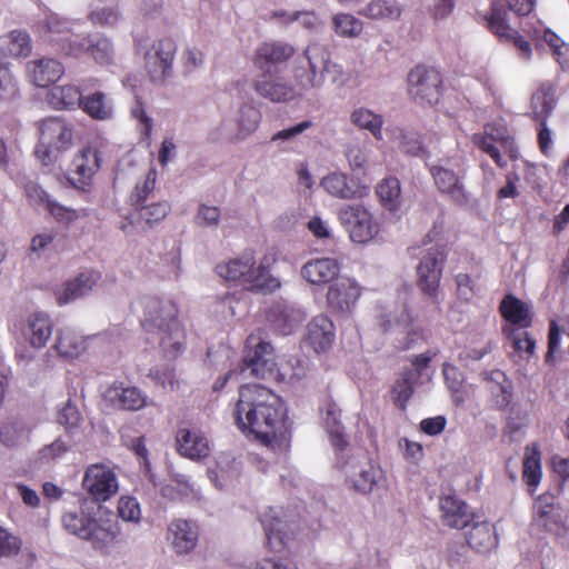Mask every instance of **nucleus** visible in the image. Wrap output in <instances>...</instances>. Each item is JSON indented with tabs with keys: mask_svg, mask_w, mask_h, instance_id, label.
Instances as JSON below:
<instances>
[{
	"mask_svg": "<svg viewBox=\"0 0 569 569\" xmlns=\"http://www.w3.org/2000/svg\"><path fill=\"white\" fill-rule=\"evenodd\" d=\"M284 407L279 396L260 385H246L239 390L234 408L238 428L266 446L284 436Z\"/></svg>",
	"mask_w": 569,
	"mask_h": 569,
	"instance_id": "nucleus-1",
	"label": "nucleus"
},
{
	"mask_svg": "<svg viewBox=\"0 0 569 569\" xmlns=\"http://www.w3.org/2000/svg\"><path fill=\"white\" fill-rule=\"evenodd\" d=\"M142 325L159 336L166 356L177 357L184 346V331L178 320V308L169 299L147 298L143 302Z\"/></svg>",
	"mask_w": 569,
	"mask_h": 569,
	"instance_id": "nucleus-2",
	"label": "nucleus"
},
{
	"mask_svg": "<svg viewBox=\"0 0 569 569\" xmlns=\"http://www.w3.org/2000/svg\"><path fill=\"white\" fill-rule=\"evenodd\" d=\"M61 521L68 532L89 541L96 549H102L113 542L120 532L118 521L111 513L100 508L93 516L82 508L79 511H67Z\"/></svg>",
	"mask_w": 569,
	"mask_h": 569,
	"instance_id": "nucleus-3",
	"label": "nucleus"
},
{
	"mask_svg": "<svg viewBox=\"0 0 569 569\" xmlns=\"http://www.w3.org/2000/svg\"><path fill=\"white\" fill-rule=\"evenodd\" d=\"M338 67L331 61V52L327 46L311 42L303 52V59L293 70L296 87L300 91L319 89L325 82V74Z\"/></svg>",
	"mask_w": 569,
	"mask_h": 569,
	"instance_id": "nucleus-4",
	"label": "nucleus"
},
{
	"mask_svg": "<svg viewBox=\"0 0 569 569\" xmlns=\"http://www.w3.org/2000/svg\"><path fill=\"white\" fill-rule=\"evenodd\" d=\"M72 144V129L59 118H49L40 126V140L36 148L37 157L48 166L57 159V152L64 151Z\"/></svg>",
	"mask_w": 569,
	"mask_h": 569,
	"instance_id": "nucleus-5",
	"label": "nucleus"
},
{
	"mask_svg": "<svg viewBox=\"0 0 569 569\" xmlns=\"http://www.w3.org/2000/svg\"><path fill=\"white\" fill-rule=\"evenodd\" d=\"M277 366L272 346L260 337L249 336L240 373L246 378L264 379L274 373Z\"/></svg>",
	"mask_w": 569,
	"mask_h": 569,
	"instance_id": "nucleus-6",
	"label": "nucleus"
},
{
	"mask_svg": "<svg viewBox=\"0 0 569 569\" xmlns=\"http://www.w3.org/2000/svg\"><path fill=\"white\" fill-rule=\"evenodd\" d=\"M460 167V160L441 159L429 169L438 190L459 204L468 201L462 183L463 170Z\"/></svg>",
	"mask_w": 569,
	"mask_h": 569,
	"instance_id": "nucleus-7",
	"label": "nucleus"
},
{
	"mask_svg": "<svg viewBox=\"0 0 569 569\" xmlns=\"http://www.w3.org/2000/svg\"><path fill=\"white\" fill-rule=\"evenodd\" d=\"M339 220L348 230L350 239L367 243L379 232V224L372 213L362 204H347L339 210Z\"/></svg>",
	"mask_w": 569,
	"mask_h": 569,
	"instance_id": "nucleus-8",
	"label": "nucleus"
},
{
	"mask_svg": "<svg viewBox=\"0 0 569 569\" xmlns=\"http://www.w3.org/2000/svg\"><path fill=\"white\" fill-rule=\"evenodd\" d=\"M82 488L92 501L104 502L118 492V477L109 466L93 463L84 471Z\"/></svg>",
	"mask_w": 569,
	"mask_h": 569,
	"instance_id": "nucleus-9",
	"label": "nucleus"
},
{
	"mask_svg": "<svg viewBox=\"0 0 569 569\" xmlns=\"http://www.w3.org/2000/svg\"><path fill=\"white\" fill-rule=\"evenodd\" d=\"M472 142L482 151L488 153L499 167H505L499 147L510 158L518 157V150L508 129L503 124H487L483 133L472 136Z\"/></svg>",
	"mask_w": 569,
	"mask_h": 569,
	"instance_id": "nucleus-10",
	"label": "nucleus"
},
{
	"mask_svg": "<svg viewBox=\"0 0 569 569\" xmlns=\"http://www.w3.org/2000/svg\"><path fill=\"white\" fill-rule=\"evenodd\" d=\"M421 259L417 266L418 287L431 298L437 297L442 276L446 252L441 246H432L420 251Z\"/></svg>",
	"mask_w": 569,
	"mask_h": 569,
	"instance_id": "nucleus-11",
	"label": "nucleus"
},
{
	"mask_svg": "<svg viewBox=\"0 0 569 569\" xmlns=\"http://www.w3.org/2000/svg\"><path fill=\"white\" fill-rule=\"evenodd\" d=\"M440 73L423 66H417L408 74V91L411 98L421 104L432 106L440 98Z\"/></svg>",
	"mask_w": 569,
	"mask_h": 569,
	"instance_id": "nucleus-12",
	"label": "nucleus"
},
{
	"mask_svg": "<svg viewBox=\"0 0 569 569\" xmlns=\"http://www.w3.org/2000/svg\"><path fill=\"white\" fill-rule=\"evenodd\" d=\"M38 30L44 41L56 46L57 50L70 57L71 53L67 49L68 44L77 42L81 37V34L73 32V22L56 13L47 14L39 21Z\"/></svg>",
	"mask_w": 569,
	"mask_h": 569,
	"instance_id": "nucleus-13",
	"label": "nucleus"
},
{
	"mask_svg": "<svg viewBox=\"0 0 569 569\" xmlns=\"http://www.w3.org/2000/svg\"><path fill=\"white\" fill-rule=\"evenodd\" d=\"M535 520L547 531L561 533L567 530L569 515L550 493L541 495L533 505Z\"/></svg>",
	"mask_w": 569,
	"mask_h": 569,
	"instance_id": "nucleus-14",
	"label": "nucleus"
},
{
	"mask_svg": "<svg viewBox=\"0 0 569 569\" xmlns=\"http://www.w3.org/2000/svg\"><path fill=\"white\" fill-rule=\"evenodd\" d=\"M67 49L71 57L86 53L100 66L112 64L116 59L113 43L102 34L81 36L77 42L68 44Z\"/></svg>",
	"mask_w": 569,
	"mask_h": 569,
	"instance_id": "nucleus-15",
	"label": "nucleus"
},
{
	"mask_svg": "<svg viewBox=\"0 0 569 569\" xmlns=\"http://www.w3.org/2000/svg\"><path fill=\"white\" fill-rule=\"evenodd\" d=\"M100 168V156L91 148L82 149L72 160L69 181L82 192H90L92 177Z\"/></svg>",
	"mask_w": 569,
	"mask_h": 569,
	"instance_id": "nucleus-16",
	"label": "nucleus"
},
{
	"mask_svg": "<svg viewBox=\"0 0 569 569\" xmlns=\"http://www.w3.org/2000/svg\"><path fill=\"white\" fill-rule=\"evenodd\" d=\"M176 43L170 39L156 41L146 53V68L152 81H162L170 74Z\"/></svg>",
	"mask_w": 569,
	"mask_h": 569,
	"instance_id": "nucleus-17",
	"label": "nucleus"
},
{
	"mask_svg": "<svg viewBox=\"0 0 569 569\" xmlns=\"http://www.w3.org/2000/svg\"><path fill=\"white\" fill-rule=\"evenodd\" d=\"M508 12L503 8V3L497 1L493 2L491 8V14L488 19L489 29L501 40L512 41L513 44L520 51L523 59H529L531 56L530 43L522 39L518 34V31L511 28L507 22Z\"/></svg>",
	"mask_w": 569,
	"mask_h": 569,
	"instance_id": "nucleus-18",
	"label": "nucleus"
},
{
	"mask_svg": "<svg viewBox=\"0 0 569 569\" xmlns=\"http://www.w3.org/2000/svg\"><path fill=\"white\" fill-rule=\"evenodd\" d=\"M24 193L28 201L39 208L47 210L59 221L71 222L79 218L77 210L61 206L36 182H28L24 186Z\"/></svg>",
	"mask_w": 569,
	"mask_h": 569,
	"instance_id": "nucleus-19",
	"label": "nucleus"
},
{
	"mask_svg": "<svg viewBox=\"0 0 569 569\" xmlns=\"http://www.w3.org/2000/svg\"><path fill=\"white\" fill-rule=\"evenodd\" d=\"M100 279L94 271L80 272L76 278L62 283L54 290V297L59 306L68 305L87 296Z\"/></svg>",
	"mask_w": 569,
	"mask_h": 569,
	"instance_id": "nucleus-20",
	"label": "nucleus"
},
{
	"mask_svg": "<svg viewBox=\"0 0 569 569\" xmlns=\"http://www.w3.org/2000/svg\"><path fill=\"white\" fill-rule=\"evenodd\" d=\"M198 536V528L193 521L176 519L168 526L167 540L178 555H186L193 550Z\"/></svg>",
	"mask_w": 569,
	"mask_h": 569,
	"instance_id": "nucleus-21",
	"label": "nucleus"
},
{
	"mask_svg": "<svg viewBox=\"0 0 569 569\" xmlns=\"http://www.w3.org/2000/svg\"><path fill=\"white\" fill-rule=\"evenodd\" d=\"M256 93L271 102H286L296 96L295 88L282 78L269 73L259 76L252 83Z\"/></svg>",
	"mask_w": 569,
	"mask_h": 569,
	"instance_id": "nucleus-22",
	"label": "nucleus"
},
{
	"mask_svg": "<svg viewBox=\"0 0 569 569\" xmlns=\"http://www.w3.org/2000/svg\"><path fill=\"white\" fill-rule=\"evenodd\" d=\"M360 297V288L350 278H340L336 282L331 283L328 293V305L337 311H350L358 298Z\"/></svg>",
	"mask_w": 569,
	"mask_h": 569,
	"instance_id": "nucleus-23",
	"label": "nucleus"
},
{
	"mask_svg": "<svg viewBox=\"0 0 569 569\" xmlns=\"http://www.w3.org/2000/svg\"><path fill=\"white\" fill-rule=\"evenodd\" d=\"M103 401L114 409L137 411L147 405L146 396L136 387L111 386L103 393Z\"/></svg>",
	"mask_w": 569,
	"mask_h": 569,
	"instance_id": "nucleus-24",
	"label": "nucleus"
},
{
	"mask_svg": "<svg viewBox=\"0 0 569 569\" xmlns=\"http://www.w3.org/2000/svg\"><path fill=\"white\" fill-rule=\"evenodd\" d=\"M440 510L443 525L453 529H463L473 520V512L469 506L456 496L442 497Z\"/></svg>",
	"mask_w": 569,
	"mask_h": 569,
	"instance_id": "nucleus-25",
	"label": "nucleus"
},
{
	"mask_svg": "<svg viewBox=\"0 0 569 569\" xmlns=\"http://www.w3.org/2000/svg\"><path fill=\"white\" fill-rule=\"evenodd\" d=\"M28 77L37 87H48L57 82L63 74L62 63L53 58H40L27 63Z\"/></svg>",
	"mask_w": 569,
	"mask_h": 569,
	"instance_id": "nucleus-26",
	"label": "nucleus"
},
{
	"mask_svg": "<svg viewBox=\"0 0 569 569\" xmlns=\"http://www.w3.org/2000/svg\"><path fill=\"white\" fill-rule=\"evenodd\" d=\"M34 423L19 417L7 419L0 425V442L9 449L24 446L30 440Z\"/></svg>",
	"mask_w": 569,
	"mask_h": 569,
	"instance_id": "nucleus-27",
	"label": "nucleus"
},
{
	"mask_svg": "<svg viewBox=\"0 0 569 569\" xmlns=\"http://www.w3.org/2000/svg\"><path fill=\"white\" fill-rule=\"evenodd\" d=\"M23 338L33 348H43L52 335V321L44 312L29 315L22 327Z\"/></svg>",
	"mask_w": 569,
	"mask_h": 569,
	"instance_id": "nucleus-28",
	"label": "nucleus"
},
{
	"mask_svg": "<svg viewBox=\"0 0 569 569\" xmlns=\"http://www.w3.org/2000/svg\"><path fill=\"white\" fill-rule=\"evenodd\" d=\"M178 451L191 460H200L209 456L208 439L199 430L180 429L177 433Z\"/></svg>",
	"mask_w": 569,
	"mask_h": 569,
	"instance_id": "nucleus-29",
	"label": "nucleus"
},
{
	"mask_svg": "<svg viewBox=\"0 0 569 569\" xmlns=\"http://www.w3.org/2000/svg\"><path fill=\"white\" fill-rule=\"evenodd\" d=\"M332 321L326 316L315 317L307 326V341L319 353L326 351L333 342L335 330Z\"/></svg>",
	"mask_w": 569,
	"mask_h": 569,
	"instance_id": "nucleus-30",
	"label": "nucleus"
},
{
	"mask_svg": "<svg viewBox=\"0 0 569 569\" xmlns=\"http://www.w3.org/2000/svg\"><path fill=\"white\" fill-rule=\"evenodd\" d=\"M268 319L274 330L280 335H290L305 319L301 310L286 303H276L271 307Z\"/></svg>",
	"mask_w": 569,
	"mask_h": 569,
	"instance_id": "nucleus-31",
	"label": "nucleus"
},
{
	"mask_svg": "<svg viewBox=\"0 0 569 569\" xmlns=\"http://www.w3.org/2000/svg\"><path fill=\"white\" fill-rule=\"evenodd\" d=\"M321 186L332 197L340 199H356L367 194V188L358 186L345 173H330L322 178Z\"/></svg>",
	"mask_w": 569,
	"mask_h": 569,
	"instance_id": "nucleus-32",
	"label": "nucleus"
},
{
	"mask_svg": "<svg viewBox=\"0 0 569 569\" xmlns=\"http://www.w3.org/2000/svg\"><path fill=\"white\" fill-rule=\"evenodd\" d=\"M340 266L335 259H313L305 263L302 277L312 284H325L337 278Z\"/></svg>",
	"mask_w": 569,
	"mask_h": 569,
	"instance_id": "nucleus-33",
	"label": "nucleus"
},
{
	"mask_svg": "<svg viewBox=\"0 0 569 569\" xmlns=\"http://www.w3.org/2000/svg\"><path fill=\"white\" fill-rule=\"evenodd\" d=\"M347 476L355 490L361 493L370 492L381 479L382 471L370 462L348 466Z\"/></svg>",
	"mask_w": 569,
	"mask_h": 569,
	"instance_id": "nucleus-34",
	"label": "nucleus"
},
{
	"mask_svg": "<svg viewBox=\"0 0 569 569\" xmlns=\"http://www.w3.org/2000/svg\"><path fill=\"white\" fill-rule=\"evenodd\" d=\"M256 264V258L252 251H244L240 257L217 264V273L230 281H241L244 286L252 267Z\"/></svg>",
	"mask_w": 569,
	"mask_h": 569,
	"instance_id": "nucleus-35",
	"label": "nucleus"
},
{
	"mask_svg": "<svg viewBox=\"0 0 569 569\" xmlns=\"http://www.w3.org/2000/svg\"><path fill=\"white\" fill-rule=\"evenodd\" d=\"M403 7L397 0H371L358 11V14L382 21H396L400 19Z\"/></svg>",
	"mask_w": 569,
	"mask_h": 569,
	"instance_id": "nucleus-36",
	"label": "nucleus"
},
{
	"mask_svg": "<svg viewBox=\"0 0 569 569\" xmlns=\"http://www.w3.org/2000/svg\"><path fill=\"white\" fill-rule=\"evenodd\" d=\"M556 106V88L547 82L540 84L531 97V111L537 121H545Z\"/></svg>",
	"mask_w": 569,
	"mask_h": 569,
	"instance_id": "nucleus-37",
	"label": "nucleus"
},
{
	"mask_svg": "<svg viewBox=\"0 0 569 569\" xmlns=\"http://www.w3.org/2000/svg\"><path fill=\"white\" fill-rule=\"evenodd\" d=\"M295 53L292 46L274 41L260 44L256 51L254 63L262 68L264 63H279L288 60Z\"/></svg>",
	"mask_w": 569,
	"mask_h": 569,
	"instance_id": "nucleus-38",
	"label": "nucleus"
},
{
	"mask_svg": "<svg viewBox=\"0 0 569 569\" xmlns=\"http://www.w3.org/2000/svg\"><path fill=\"white\" fill-rule=\"evenodd\" d=\"M30 51V38L24 31L14 30L0 37V61L7 57L27 56Z\"/></svg>",
	"mask_w": 569,
	"mask_h": 569,
	"instance_id": "nucleus-39",
	"label": "nucleus"
},
{
	"mask_svg": "<svg viewBox=\"0 0 569 569\" xmlns=\"http://www.w3.org/2000/svg\"><path fill=\"white\" fill-rule=\"evenodd\" d=\"M501 315L512 325H518L523 329L530 326L531 317L529 306L516 297L508 295L500 303Z\"/></svg>",
	"mask_w": 569,
	"mask_h": 569,
	"instance_id": "nucleus-40",
	"label": "nucleus"
},
{
	"mask_svg": "<svg viewBox=\"0 0 569 569\" xmlns=\"http://www.w3.org/2000/svg\"><path fill=\"white\" fill-rule=\"evenodd\" d=\"M350 122L361 129L369 131L375 139H382L383 117L369 108L358 107L350 113Z\"/></svg>",
	"mask_w": 569,
	"mask_h": 569,
	"instance_id": "nucleus-41",
	"label": "nucleus"
},
{
	"mask_svg": "<svg viewBox=\"0 0 569 569\" xmlns=\"http://www.w3.org/2000/svg\"><path fill=\"white\" fill-rule=\"evenodd\" d=\"M325 427L333 447L342 451L348 446V440L340 422V409L335 402H328L326 406Z\"/></svg>",
	"mask_w": 569,
	"mask_h": 569,
	"instance_id": "nucleus-42",
	"label": "nucleus"
},
{
	"mask_svg": "<svg viewBox=\"0 0 569 569\" xmlns=\"http://www.w3.org/2000/svg\"><path fill=\"white\" fill-rule=\"evenodd\" d=\"M48 101L57 109H72L82 106L83 97L76 86H57L48 93Z\"/></svg>",
	"mask_w": 569,
	"mask_h": 569,
	"instance_id": "nucleus-43",
	"label": "nucleus"
},
{
	"mask_svg": "<svg viewBox=\"0 0 569 569\" xmlns=\"http://www.w3.org/2000/svg\"><path fill=\"white\" fill-rule=\"evenodd\" d=\"M467 542L478 552H487L497 546V537L487 521H479L468 532Z\"/></svg>",
	"mask_w": 569,
	"mask_h": 569,
	"instance_id": "nucleus-44",
	"label": "nucleus"
},
{
	"mask_svg": "<svg viewBox=\"0 0 569 569\" xmlns=\"http://www.w3.org/2000/svg\"><path fill=\"white\" fill-rule=\"evenodd\" d=\"M383 208L397 211L402 203L400 181L396 177H387L381 180L376 190Z\"/></svg>",
	"mask_w": 569,
	"mask_h": 569,
	"instance_id": "nucleus-45",
	"label": "nucleus"
},
{
	"mask_svg": "<svg viewBox=\"0 0 569 569\" xmlns=\"http://www.w3.org/2000/svg\"><path fill=\"white\" fill-rule=\"evenodd\" d=\"M54 349L61 357L73 359L86 350V341L74 331L70 329H62L58 333Z\"/></svg>",
	"mask_w": 569,
	"mask_h": 569,
	"instance_id": "nucleus-46",
	"label": "nucleus"
},
{
	"mask_svg": "<svg viewBox=\"0 0 569 569\" xmlns=\"http://www.w3.org/2000/svg\"><path fill=\"white\" fill-rule=\"evenodd\" d=\"M244 287L252 291L270 293L280 287V281L273 277L263 264H259L258 267L254 264L247 278Z\"/></svg>",
	"mask_w": 569,
	"mask_h": 569,
	"instance_id": "nucleus-47",
	"label": "nucleus"
},
{
	"mask_svg": "<svg viewBox=\"0 0 569 569\" xmlns=\"http://www.w3.org/2000/svg\"><path fill=\"white\" fill-rule=\"evenodd\" d=\"M169 210L170 206L164 201L151 204H144L143 202L140 206H134V213L131 217L133 222L151 227L153 223L164 219Z\"/></svg>",
	"mask_w": 569,
	"mask_h": 569,
	"instance_id": "nucleus-48",
	"label": "nucleus"
},
{
	"mask_svg": "<svg viewBox=\"0 0 569 569\" xmlns=\"http://www.w3.org/2000/svg\"><path fill=\"white\" fill-rule=\"evenodd\" d=\"M309 372L307 362L298 357H289L278 363L277 375L281 380L296 383L306 378Z\"/></svg>",
	"mask_w": 569,
	"mask_h": 569,
	"instance_id": "nucleus-49",
	"label": "nucleus"
},
{
	"mask_svg": "<svg viewBox=\"0 0 569 569\" xmlns=\"http://www.w3.org/2000/svg\"><path fill=\"white\" fill-rule=\"evenodd\" d=\"M261 119L260 111L252 104L244 103L240 107L238 123V139L242 140L256 131Z\"/></svg>",
	"mask_w": 569,
	"mask_h": 569,
	"instance_id": "nucleus-50",
	"label": "nucleus"
},
{
	"mask_svg": "<svg viewBox=\"0 0 569 569\" xmlns=\"http://www.w3.org/2000/svg\"><path fill=\"white\" fill-rule=\"evenodd\" d=\"M332 29L339 37L357 38L362 32L363 24L350 13H337L332 17Z\"/></svg>",
	"mask_w": 569,
	"mask_h": 569,
	"instance_id": "nucleus-51",
	"label": "nucleus"
},
{
	"mask_svg": "<svg viewBox=\"0 0 569 569\" xmlns=\"http://www.w3.org/2000/svg\"><path fill=\"white\" fill-rule=\"evenodd\" d=\"M487 379L491 383V393L497 397V405L499 407L508 406L511 400V381L500 370L491 371Z\"/></svg>",
	"mask_w": 569,
	"mask_h": 569,
	"instance_id": "nucleus-52",
	"label": "nucleus"
},
{
	"mask_svg": "<svg viewBox=\"0 0 569 569\" xmlns=\"http://www.w3.org/2000/svg\"><path fill=\"white\" fill-rule=\"evenodd\" d=\"M417 375L413 370L405 371L392 388L395 403L400 409L406 408L408 400L413 393Z\"/></svg>",
	"mask_w": 569,
	"mask_h": 569,
	"instance_id": "nucleus-53",
	"label": "nucleus"
},
{
	"mask_svg": "<svg viewBox=\"0 0 569 569\" xmlns=\"http://www.w3.org/2000/svg\"><path fill=\"white\" fill-rule=\"evenodd\" d=\"M82 109L92 118L99 120L109 119L112 114V107L102 92H94L82 101Z\"/></svg>",
	"mask_w": 569,
	"mask_h": 569,
	"instance_id": "nucleus-54",
	"label": "nucleus"
},
{
	"mask_svg": "<svg viewBox=\"0 0 569 569\" xmlns=\"http://www.w3.org/2000/svg\"><path fill=\"white\" fill-rule=\"evenodd\" d=\"M503 332L507 335L508 339L511 342L512 348L515 351L519 352L520 355H526L527 357H530L535 352L536 348V341L535 339L525 330L522 329H515L511 327H506L503 329Z\"/></svg>",
	"mask_w": 569,
	"mask_h": 569,
	"instance_id": "nucleus-55",
	"label": "nucleus"
},
{
	"mask_svg": "<svg viewBox=\"0 0 569 569\" xmlns=\"http://www.w3.org/2000/svg\"><path fill=\"white\" fill-rule=\"evenodd\" d=\"M149 377L159 387L167 391L179 388V379L173 368L168 365L156 366L150 370Z\"/></svg>",
	"mask_w": 569,
	"mask_h": 569,
	"instance_id": "nucleus-56",
	"label": "nucleus"
},
{
	"mask_svg": "<svg viewBox=\"0 0 569 569\" xmlns=\"http://www.w3.org/2000/svg\"><path fill=\"white\" fill-rule=\"evenodd\" d=\"M192 492V485L190 483L188 477L183 475H174L172 482L162 486L160 489L161 496L170 500L188 497Z\"/></svg>",
	"mask_w": 569,
	"mask_h": 569,
	"instance_id": "nucleus-57",
	"label": "nucleus"
},
{
	"mask_svg": "<svg viewBox=\"0 0 569 569\" xmlns=\"http://www.w3.org/2000/svg\"><path fill=\"white\" fill-rule=\"evenodd\" d=\"M274 17H280L284 19V23L290 22H299L305 29L316 30L320 24V20L318 16L313 11H277L274 12Z\"/></svg>",
	"mask_w": 569,
	"mask_h": 569,
	"instance_id": "nucleus-58",
	"label": "nucleus"
},
{
	"mask_svg": "<svg viewBox=\"0 0 569 569\" xmlns=\"http://www.w3.org/2000/svg\"><path fill=\"white\" fill-rule=\"evenodd\" d=\"M157 181V171L154 168L149 169L144 180L138 182L133 192L131 193L130 200L132 206H140L148 197L153 192Z\"/></svg>",
	"mask_w": 569,
	"mask_h": 569,
	"instance_id": "nucleus-59",
	"label": "nucleus"
},
{
	"mask_svg": "<svg viewBox=\"0 0 569 569\" xmlns=\"http://www.w3.org/2000/svg\"><path fill=\"white\" fill-rule=\"evenodd\" d=\"M541 478L540 458L536 452L527 455L523 460L522 479L529 487H537Z\"/></svg>",
	"mask_w": 569,
	"mask_h": 569,
	"instance_id": "nucleus-60",
	"label": "nucleus"
},
{
	"mask_svg": "<svg viewBox=\"0 0 569 569\" xmlns=\"http://www.w3.org/2000/svg\"><path fill=\"white\" fill-rule=\"evenodd\" d=\"M283 527L284 523L278 519L274 522L264 523L268 547L271 551L279 552L284 547L286 535Z\"/></svg>",
	"mask_w": 569,
	"mask_h": 569,
	"instance_id": "nucleus-61",
	"label": "nucleus"
},
{
	"mask_svg": "<svg viewBox=\"0 0 569 569\" xmlns=\"http://www.w3.org/2000/svg\"><path fill=\"white\" fill-rule=\"evenodd\" d=\"M121 20L118 8L104 7L90 13V21L101 27H113Z\"/></svg>",
	"mask_w": 569,
	"mask_h": 569,
	"instance_id": "nucleus-62",
	"label": "nucleus"
},
{
	"mask_svg": "<svg viewBox=\"0 0 569 569\" xmlns=\"http://www.w3.org/2000/svg\"><path fill=\"white\" fill-rule=\"evenodd\" d=\"M118 513L124 521L138 522L141 517L140 506L133 497H121L118 502Z\"/></svg>",
	"mask_w": 569,
	"mask_h": 569,
	"instance_id": "nucleus-63",
	"label": "nucleus"
},
{
	"mask_svg": "<svg viewBox=\"0 0 569 569\" xmlns=\"http://www.w3.org/2000/svg\"><path fill=\"white\" fill-rule=\"evenodd\" d=\"M57 420L61 426H64L68 430L72 431L79 427L81 416L74 405L67 402L59 411Z\"/></svg>",
	"mask_w": 569,
	"mask_h": 569,
	"instance_id": "nucleus-64",
	"label": "nucleus"
}]
</instances>
